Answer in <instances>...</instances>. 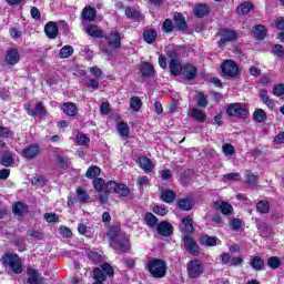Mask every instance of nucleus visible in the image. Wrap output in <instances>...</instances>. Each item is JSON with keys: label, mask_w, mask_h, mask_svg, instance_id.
Masks as SVG:
<instances>
[{"label": "nucleus", "mask_w": 284, "mask_h": 284, "mask_svg": "<svg viewBox=\"0 0 284 284\" xmlns=\"http://www.w3.org/2000/svg\"><path fill=\"white\" fill-rule=\"evenodd\" d=\"M84 176L91 179L93 189L95 192H103L106 196L110 194H118L120 199H128L130 196V186L124 183H118L116 181H108L101 176V168L98 165H91L88 168Z\"/></svg>", "instance_id": "1"}, {"label": "nucleus", "mask_w": 284, "mask_h": 284, "mask_svg": "<svg viewBox=\"0 0 284 284\" xmlns=\"http://www.w3.org/2000/svg\"><path fill=\"white\" fill-rule=\"evenodd\" d=\"M85 32L89 37H93V39H105L110 48H114L115 50L121 48V32L119 31H112L109 36H105L103 30L99 29V26L90 24L87 27Z\"/></svg>", "instance_id": "2"}, {"label": "nucleus", "mask_w": 284, "mask_h": 284, "mask_svg": "<svg viewBox=\"0 0 284 284\" xmlns=\"http://www.w3.org/2000/svg\"><path fill=\"white\" fill-rule=\"evenodd\" d=\"M144 270L151 278H165L168 276V262L163 258L153 257L144 264Z\"/></svg>", "instance_id": "3"}, {"label": "nucleus", "mask_w": 284, "mask_h": 284, "mask_svg": "<svg viewBox=\"0 0 284 284\" xmlns=\"http://www.w3.org/2000/svg\"><path fill=\"white\" fill-rule=\"evenodd\" d=\"M166 58L169 59L171 77H181L183 72V64L181 63V59H179V51L174 48H169L166 50Z\"/></svg>", "instance_id": "4"}, {"label": "nucleus", "mask_w": 284, "mask_h": 284, "mask_svg": "<svg viewBox=\"0 0 284 284\" xmlns=\"http://www.w3.org/2000/svg\"><path fill=\"white\" fill-rule=\"evenodd\" d=\"M1 261L4 267H9L13 274H23V262L18 254L4 253Z\"/></svg>", "instance_id": "5"}, {"label": "nucleus", "mask_w": 284, "mask_h": 284, "mask_svg": "<svg viewBox=\"0 0 284 284\" xmlns=\"http://www.w3.org/2000/svg\"><path fill=\"white\" fill-rule=\"evenodd\" d=\"M205 262L201 258H193L186 263V274L189 278H201L205 274Z\"/></svg>", "instance_id": "6"}, {"label": "nucleus", "mask_w": 284, "mask_h": 284, "mask_svg": "<svg viewBox=\"0 0 284 284\" xmlns=\"http://www.w3.org/2000/svg\"><path fill=\"white\" fill-rule=\"evenodd\" d=\"M217 36L220 37V40L217 41L219 48L223 50L227 43H234L239 41V32H236L234 29L230 28H220Z\"/></svg>", "instance_id": "7"}, {"label": "nucleus", "mask_w": 284, "mask_h": 284, "mask_svg": "<svg viewBox=\"0 0 284 284\" xmlns=\"http://www.w3.org/2000/svg\"><path fill=\"white\" fill-rule=\"evenodd\" d=\"M226 116H234L235 119L245 121V119H250V110L243 106L241 102L230 103L226 106Z\"/></svg>", "instance_id": "8"}, {"label": "nucleus", "mask_w": 284, "mask_h": 284, "mask_svg": "<svg viewBox=\"0 0 284 284\" xmlns=\"http://www.w3.org/2000/svg\"><path fill=\"white\" fill-rule=\"evenodd\" d=\"M222 73L230 79H236L241 74V67L234 60H225L220 65Z\"/></svg>", "instance_id": "9"}, {"label": "nucleus", "mask_w": 284, "mask_h": 284, "mask_svg": "<svg viewBox=\"0 0 284 284\" xmlns=\"http://www.w3.org/2000/svg\"><path fill=\"white\" fill-rule=\"evenodd\" d=\"M112 250H114L115 254H128L130 250H132V244L130 243V239L122 236L118 240L110 243Z\"/></svg>", "instance_id": "10"}, {"label": "nucleus", "mask_w": 284, "mask_h": 284, "mask_svg": "<svg viewBox=\"0 0 284 284\" xmlns=\"http://www.w3.org/2000/svg\"><path fill=\"white\" fill-rule=\"evenodd\" d=\"M182 241L184 243V250L189 252V254H191L192 256H199V254H201V247L199 246V243L194 241V237L185 234L182 237Z\"/></svg>", "instance_id": "11"}, {"label": "nucleus", "mask_w": 284, "mask_h": 284, "mask_svg": "<svg viewBox=\"0 0 284 284\" xmlns=\"http://www.w3.org/2000/svg\"><path fill=\"white\" fill-rule=\"evenodd\" d=\"M24 110L29 116H45L48 114V109H45V105L41 101L36 102L34 109H32V105L26 104Z\"/></svg>", "instance_id": "12"}, {"label": "nucleus", "mask_w": 284, "mask_h": 284, "mask_svg": "<svg viewBox=\"0 0 284 284\" xmlns=\"http://www.w3.org/2000/svg\"><path fill=\"white\" fill-rule=\"evenodd\" d=\"M182 77H184L185 81H194L196 77H199V68L192 63L183 64Z\"/></svg>", "instance_id": "13"}, {"label": "nucleus", "mask_w": 284, "mask_h": 284, "mask_svg": "<svg viewBox=\"0 0 284 284\" xmlns=\"http://www.w3.org/2000/svg\"><path fill=\"white\" fill-rule=\"evenodd\" d=\"M41 153V146L39 144H29L27 148L22 150V158L27 159V161H32V159H37Z\"/></svg>", "instance_id": "14"}, {"label": "nucleus", "mask_w": 284, "mask_h": 284, "mask_svg": "<svg viewBox=\"0 0 284 284\" xmlns=\"http://www.w3.org/2000/svg\"><path fill=\"white\" fill-rule=\"evenodd\" d=\"M27 284H45V277L41 276L37 268H27Z\"/></svg>", "instance_id": "15"}, {"label": "nucleus", "mask_w": 284, "mask_h": 284, "mask_svg": "<svg viewBox=\"0 0 284 284\" xmlns=\"http://www.w3.org/2000/svg\"><path fill=\"white\" fill-rule=\"evenodd\" d=\"M156 232L159 236H164V237L172 236V234H174V226H172V223L168 221H162L158 223Z\"/></svg>", "instance_id": "16"}, {"label": "nucleus", "mask_w": 284, "mask_h": 284, "mask_svg": "<svg viewBox=\"0 0 284 284\" xmlns=\"http://www.w3.org/2000/svg\"><path fill=\"white\" fill-rule=\"evenodd\" d=\"M176 205L181 212H190L194 210V199L186 196V197H180L176 201Z\"/></svg>", "instance_id": "17"}, {"label": "nucleus", "mask_w": 284, "mask_h": 284, "mask_svg": "<svg viewBox=\"0 0 284 284\" xmlns=\"http://www.w3.org/2000/svg\"><path fill=\"white\" fill-rule=\"evenodd\" d=\"M4 61L8 63V65H17V63L21 61L19 50L17 48L8 49L4 57Z\"/></svg>", "instance_id": "18"}, {"label": "nucleus", "mask_w": 284, "mask_h": 284, "mask_svg": "<svg viewBox=\"0 0 284 284\" xmlns=\"http://www.w3.org/2000/svg\"><path fill=\"white\" fill-rule=\"evenodd\" d=\"M173 21L175 24V28L179 32H185V30H189L187 21L185 20V16L181 12H175L173 14Z\"/></svg>", "instance_id": "19"}, {"label": "nucleus", "mask_w": 284, "mask_h": 284, "mask_svg": "<svg viewBox=\"0 0 284 284\" xmlns=\"http://www.w3.org/2000/svg\"><path fill=\"white\" fill-rule=\"evenodd\" d=\"M140 73L142 79H150L154 77L156 74V71L154 70V64L148 61L142 62L140 64Z\"/></svg>", "instance_id": "20"}, {"label": "nucleus", "mask_w": 284, "mask_h": 284, "mask_svg": "<svg viewBox=\"0 0 284 284\" xmlns=\"http://www.w3.org/2000/svg\"><path fill=\"white\" fill-rule=\"evenodd\" d=\"M82 21H97V8L87 4L81 11Z\"/></svg>", "instance_id": "21"}, {"label": "nucleus", "mask_w": 284, "mask_h": 284, "mask_svg": "<svg viewBox=\"0 0 284 284\" xmlns=\"http://www.w3.org/2000/svg\"><path fill=\"white\" fill-rule=\"evenodd\" d=\"M138 165L145 174H150L152 170H154V164L152 163V160L148 158L146 155H140L138 158Z\"/></svg>", "instance_id": "22"}, {"label": "nucleus", "mask_w": 284, "mask_h": 284, "mask_svg": "<svg viewBox=\"0 0 284 284\" xmlns=\"http://www.w3.org/2000/svg\"><path fill=\"white\" fill-rule=\"evenodd\" d=\"M210 6L205 3H197L193 8V14L196 19H204V17H210Z\"/></svg>", "instance_id": "23"}, {"label": "nucleus", "mask_w": 284, "mask_h": 284, "mask_svg": "<svg viewBox=\"0 0 284 284\" xmlns=\"http://www.w3.org/2000/svg\"><path fill=\"white\" fill-rule=\"evenodd\" d=\"M254 8H256V6H254L252 1H244L236 7L235 12L239 17H245V14H250Z\"/></svg>", "instance_id": "24"}, {"label": "nucleus", "mask_w": 284, "mask_h": 284, "mask_svg": "<svg viewBox=\"0 0 284 284\" xmlns=\"http://www.w3.org/2000/svg\"><path fill=\"white\" fill-rule=\"evenodd\" d=\"M44 34L48 39H57V37H59V24L54 21H49L44 26Z\"/></svg>", "instance_id": "25"}, {"label": "nucleus", "mask_w": 284, "mask_h": 284, "mask_svg": "<svg viewBox=\"0 0 284 284\" xmlns=\"http://www.w3.org/2000/svg\"><path fill=\"white\" fill-rule=\"evenodd\" d=\"M60 110L67 116H77V114H79V109L77 108V103L74 102H63Z\"/></svg>", "instance_id": "26"}, {"label": "nucleus", "mask_w": 284, "mask_h": 284, "mask_svg": "<svg viewBox=\"0 0 284 284\" xmlns=\"http://www.w3.org/2000/svg\"><path fill=\"white\" fill-rule=\"evenodd\" d=\"M252 32L254 39L257 41H265V38L267 37V28H265L264 24H255Z\"/></svg>", "instance_id": "27"}, {"label": "nucleus", "mask_w": 284, "mask_h": 284, "mask_svg": "<svg viewBox=\"0 0 284 284\" xmlns=\"http://www.w3.org/2000/svg\"><path fill=\"white\" fill-rule=\"evenodd\" d=\"M142 39L145 43H149V45H152V43L156 42V39H159V33L155 29H146L142 33Z\"/></svg>", "instance_id": "28"}, {"label": "nucleus", "mask_w": 284, "mask_h": 284, "mask_svg": "<svg viewBox=\"0 0 284 284\" xmlns=\"http://www.w3.org/2000/svg\"><path fill=\"white\" fill-rule=\"evenodd\" d=\"M106 236L109 239L110 244L114 243V241H118V239H121L123 236L121 235V226H116V225L109 226Z\"/></svg>", "instance_id": "29"}, {"label": "nucleus", "mask_w": 284, "mask_h": 284, "mask_svg": "<svg viewBox=\"0 0 284 284\" xmlns=\"http://www.w3.org/2000/svg\"><path fill=\"white\" fill-rule=\"evenodd\" d=\"M213 207L215 210H220L224 216H230V214L234 212V207L232 204H230V202H221V204L219 202H214Z\"/></svg>", "instance_id": "30"}, {"label": "nucleus", "mask_w": 284, "mask_h": 284, "mask_svg": "<svg viewBox=\"0 0 284 284\" xmlns=\"http://www.w3.org/2000/svg\"><path fill=\"white\" fill-rule=\"evenodd\" d=\"M29 207L28 204L18 201L12 205V213L14 216H23L24 214H28Z\"/></svg>", "instance_id": "31"}, {"label": "nucleus", "mask_w": 284, "mask_h": 284, "mask_svg": "<svg viewBox=\"0 0 284 284\" xmlns=\"http://www.w3.org/2000/svg\"><path fill=\"white\" fill-rule=\"evenodd\" d=\"M250 265L254 272H263L265 270V261L261 256H254L250 260Z\"/></svg>", "instance_id": "32"}, {"label": "nucleus", "mask_w": 284, "mask_h": 284, "mask_svg": "<svg viewBox=\"0 0 284 284\" xmlns=\"http://www.w3.org/2000/svg\"><path fill=\"white\" fill-rule=\"evenodd\" d=\"M161 201L163 203H168L169 205H172L174 201H176V192L172 190H163L160 195Z\"/></svg>", "instance_id": "33"}, {"label": "nucleus", "mask_w": 284, "mask_h": 284, "mask_svg": "<svg viewBox=\"0 0 284 284\" xmlns=\"http://www.w3.org/2000/svg\"><path fill=\"white\" fill-rule=\"evenodd\" d=\"M182 225L185 234H187L189 236L190 234H194V219L191 215L182 219Z\"/></svg>", "instance_id": "34"}, {"label": "nucleus", "mask_w": 284, "mask_h": 284, "mask_svg": "<svg viewBox=\"0 0 284 284\" xmlns=\"http://www.w3.org/2000/svg\"><path fill=\"white\" fill-rule=\"evenodd\" d=\"M191 119H194V121H197V123H205V121H207V114L201 111V109L192 108Z\"/></svg>", "instance_id": "35"}, {"label": "nucleus", "mask_w": 284, "mask_h": 284, "mask_svg": "<svg viewBox=\"0 0 284 284\" xmlns=\"http://www.w3.org/2000/svg\"><path fill=\"white\" fill-rule=\"evenodd\" d=\"M260 100L264 103V105L268 106L270 110H274L275 103L270 99V94H267V90H260Z\"/></svg>", "instance_id": "36"}, {"label": "nucleus", "mask_w": 284, "mask_h": 284, "mask_svg": "<svg viewBox=\"0 0 284 284\" xmlns=\"http://www.w3.org/2000/svg\"><path fill=\"white\" fill-rule=\"evenodd\" d=\"M93 278L95 281L93 284H104L106 281L105 273L100 267L93 268Z\"/></svg>", "instance_id": "37"}, {"label": "nucleus", "mask_w": 284, "mask_h": 284, "mask_svg": "<svg viewBox=\"0 0 284 284\" xmlns=\"http://www.w3.org/2000/svg\"><path fill=\"white\" fill-rule=\"evenodd\" d=\"M0 163L3 165V168H10L14 164V155H12V152H6L1 159Z\"/></svg>", "instance_id": "38"}, {"label": "nucleus", "mask_w": 284, "mask_h": 284, "mask_svg": "<svg viewBox=\"0 0 284 284\" xmlns=\"http://www.w3.org/2000/svg\"><path fill=\"white\" fill-rule=\"evenodd\" d=\"M253 119L256 123H265L267 121V113L263 109H255Z\"/></svg>", "instance_id": "39"}, {"label": "nucleus", "mask_w": 284, "mask_h": 284, "mask_svg": "<svg viewBox=\"0 0 284 284\" xmlns=\"http://www.w3.org/2000/svg\"><path fill=\"white\" fill-rule=\"evenodd\" d=\"M144 221L149 227H156L159 225V219L152 212L144 214Z\"/></svg>", "instance_id": "40"}, {"label": "nucleus", "mask_w": 284, "mask_h": 284, "mask_svg": "<svg viewBox=\"0 0 284 284\" xmlns=\"http://www.w3.org/2000/svg\"><path fill=\"white\" fill-rule=\"evenodd\" d=\"M74 54V48L70 44L62 47L59 51L60 59H70Z\"/></svg>", "instance_id": "41"}, {"label": "nucleus", "mask_w": 284, "mask_h": 284, "mask_svg": "<svg viewBox=\"0 0 284 284\" xmlns=\"http://www.w3.org/2000/svg\"><path fill=\"white\" fill-rule=\"evenodd\" d=\"M256 211L260 214H268L270 213V201L262 200L256 203Z\"/></svg>", "instance_id": "42"}, {"label": "nucleus", "mask_w": 284, "mask_h": 284, "mask_svg": "<svg viewBox=\"0 0 284 284\" xmlns=\"http://www.w3.org/2000/svg\"><path fill=\"white\" fill-rule=\"evenodd\" d=\"M75 144L83 148H90V138L85 133H79L75 135Z\"/></svg>", "instance_id": "43"}, {"label": "nucleus", "mask_w": 284, "mask_h": 284, "mask_svg": "<svg viewBox=\"0 0 284 284\" xmlns=\"http://www.w3.org/2000/svg\"><path fill=\"white\" fill-rule=\"evenodd\" d=\"M282 263L283 262L281 261V257H278V256H271L266 261V265L271 270H278L281 267Z\"/></svg>", "instance_id": "44"}, {"label": "nucleus", "mask_w": 284, "mask_h": 284, "mask_svg": "<svg viewBox=\"0 0 284 284\" xmlns=\"http://www.w3.org/2000/svg\"><path fill=\"white\" fill-rule=\"evenodd\" d=\"M244 183L247 185V187H256V184L258 183V176L253 173H246Z\"/></svg>", "instance_id": "45"}, {"label": "nucleus", "mask_w": 284, "mask_h": 284, "mask_svg": "<svg viewBox=\"0 0 284 284\" xmlns=\"http://www.w3.org/2000/svg\"><path fill=\"white\" fill-rule=\"evenodd\" d=\"M100 268L106 277L112 278L114 276V267L111 266L110 263L108 262L102 263L100 265Z\"/></svg>", "instance_id": "46"}, {"label": "nucleus", "mask_w": 284, "mask_h": 284, "mask_svg": "<svg viewBox=\"0 0 284 284\" xmlns=\"http://www.w3.org/2000/svg\"><path fill=\"white\" fill-rule=\"evenodd\" d=\"M130 108L133 112H139L143 108V102L139 97H132L130 99Z\"/></svg>", "instance_id": "47"}, {"label": "nucleus", "mask_w": 284, "mask_h": 284, "mask_svg": "<svg viewBox=\"0 0 284 284\" xmlns=\"http://www.w3.org/2000/svg\"><path fill=\"white\" fill-rule=\"evenodd\" d=\"M88 258L93 263V265H100V263H103V256H101L99 252L90 251L88 253Z\"/></svg>", "instance_id": "48"}, {"label": "nucleus", "mask_w": 284, "mask_h": 284, "mask_svg": "<svg viewBox=\"0 0 284 284\" xmlns=\"http://www.w3.org/2000/svg\"><path fill=\"white\" fill-rule=\"evenodd\" d=\"M118 132L120 136H125L128 139L130 136V126L125 122H119L118 123Z\"/></svg>", "instance_id": "49"}, {"label": "nucleus", "mask_w": 284, "mask_h": 284, "mask_svg": "<svg viewBox=\"0 0 284 284\" xmlns=\"http://www.w3.org/2000/svg\"><path fill=\"white\" fill-rule=\"evenodd\" d=\"M201 245H206V247H214L216 245V237L210 235H203L200 239Z\"/></svg>", "instance_id": "50"}, {"label": "nucleus", "mask_w": 284, "mask_h": 284, "mask_svg": "<svg viewBox=\"0 0 284 284\" xmlns=\"http://www.w3.org/2000/svg\"><path fill=\"white\" fill-rule=\"evenodd\" d=\"M231 230H233V232H240L243 227V220L239 219V217H233L230 223H229Z\"/></svg>", "instance_id": "51"}, {"label": "nucleus", "mask_w": 284, "mask_h": 284, "mask_svg": "<svg viewBox=\"0 0 284 284\" xmlns=\"http://www.w3.org/2000/svg\"><path fill=\"white\" fill-rule=\"evenodd\" d=\"M54 159L61 170H68L70 168V161L62 155L55 154Z\"/></svg>", "instance_id": "52"}, {"label": "nucleus", "mask_w": 284, "mask_h": 284, "mask_svg": "<svg viewBox=\"0 0 284 284\" xmlns=\"http://www.w3.org/2000/svg\"><path fill=\"white\" fill-rule=\"evenodd\" d=\"M75 193L80 203H88L90 201V194L88 193V191L83 189H77Z\"/></svg>", "instance_id": "53"}, {"label": "nucleus", "mask_w": 284, "mask_h": 284, "mask_svg": "<svg viewBox=\"0 0 284 284\" xmlns=\"http://www.w3.org/2000/svg\"><path fill=\"white\" fill-rule=\"evenodd\" d=\"M48 183V180L43 175H36L31 179L32 185H38V187H43Z\"/></svg>", "instance_id": "54"}, {"label": "nucleus", "mask_w": 284, "mask_h": 284, "mask_svg": "<svg viewBox=\"0 0 284 284\" xmlns=\"http://www.w3.org/2000/svg\"><path fill=\"white\" fill-rule=\"evenodd\" d=\"M125 17L128 19H141V12L136 11V10H133L132 7H126L125 8Z\"/></svg>", "instance_id": "55"}, {"label": "nucleus", "mask_w": 284, "mask_h": 284, "mask_svg": "<svg viewBox=\"0 0 284 284\" xmlns=\"http://www.w3.org/2000/svg\"><path fill=\"white\" fill-rule=\"evenodd\" d=\"M271 52L274 57H278V59H283L284 57V48L282 44H274Z\"/></svg>", "instance_id": "56"}, {"label": "nucleus", "mask_w": 284, "mask_h": 284, "mask_svg": "<svg viewBox=\"0 0 284 284\" xmlns=\"http://www.w3.org/2000/svg\"><path fill=\"white\" fill-rule=\"evenodd\" d=\"M162 30L170 34L174 30V22H172V19H165L162 23Z\"/></svg>", "instance_id": "57"}, {"label": "nucleus", "mask_w": 284, "mask_h": 284, "mask_svg": "<svg viewBox=\"0 0 284 284\" xmlns=\"http://www.w3.org/2000/svg\"><path fill=\"white\" fill-rule=\"evenodd\" d=\"M152 212H153L154 214H156L158 216H168V213H169L170 211H169L168 207H165V206L155 205V206H153Z\"/></svg>", "instance_id": "58"}, {"label": "nucleus", "mask_w": 284, "mask_h": 284, "mask_svg": "<svg viewBox=\"0 0 284 284\" xmlns=\"http://www.w3.org/2000/svg\"><path fill=\"white\" fill-rule=\"evenodd\" d=\"M193 174L194 172L191 169H186L180 174V181L182 183H186V181H190V179H192Z\"/></svg>", "instance_id": "59"}, {"label": "nucleus", "mask_w": 284, "mask_h": 284, "mask_svg": "<svg viewBox=\"0 0 284 284\" xmlns=\"http://www.w3.org/2000/svg\"><path fill=\"white\" fill-rule=\"evenodd\" d=\"M197 97H199L196 102L197 108H207L209 101H207V98H205V93L199 92Z\"/></svg>", "instance_id": "60"}, {"label": "nucleus", "mask_w": 284, "mask_h": 284, "mask_svg": "<svg viewBox=\"0 0 284 284\" xmlns=\"http://www.w3.org/2000/svg\"><path fill=\"white\" fill-rule=\"evenodd\" d=\"M58 231H59V234L63 236V239H72V230H70V227L61 225L58 229Z\"/></svg>", "instance_id": "61"}, {"label": "nucleus", "mask_w": 284, "mask_h": 284, "mask_svg": "<svg viewBox=\"0 0 284 284\" xmlns=\"http://www.w3.org/2000/svg\"><path fill=\"white\" fill-rule=\"evenodd\" d=\"M222 150H223L225 156H232V155H234V152H235L234 145H232L230 143L224 144L222 146Z\"/></svg>", "instance_id": "62"}, {"label": "nucleus", "mask_w": 284, "mask_h": 284, "mask_svg": "<svg viewBox=\"0 0 284 284\" xmlns=\"http://www.w3.org/2000/svg\"><path fill=\"white\" fill-rule=\"evenodd\" d=\"M44 220L47 223H59V215L57 213H45Z\"/></svg>", "instance_id": "63"}, {"label": "nucleus", "mask_w": 284, "mask_h": 284, "mask_svg": "<svg viewBox=\"0 0 284 284\" xmlns=\"http://www.w3.org/2000/svg\"><path fill=\"white\" fill-rule=\"evenodd\" d=\"M273 94H274V97H283V94H284V84L283 83L276 84L273 88Z\"/></svg>", "instance_id": "64"}]
</instances>
